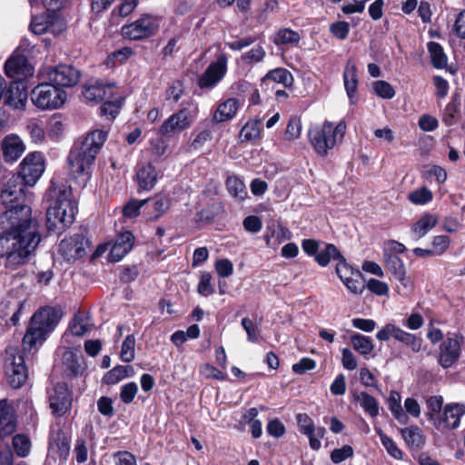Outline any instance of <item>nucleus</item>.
<instances>
[{
    "instance_id": "obj_46",
    "label": "nucleus",
    "mask_w": 465,
    "mask_h": 465,
    "mask_svg": "<svg viewBox=\"0 0 465 465\" xmlns=\"http://www.w3.org/2000/svg\"><path fill=\"white\" fill-rule=\"evenodd\" d=\"M183 83L179 80L173 81L164 91V100L170 104H176L183 96Z\"/></svg>"
},
{
    "instance_id": "obj_19",
    "label": "nucleus",
    "mask_w": 465,
    "mask_h": 465,
    "mask_svg": "<svg viewBox=\"0 0 465 465\" xmlns=\"http://www.w3.org/2000/svg\"><path fill=\"white\" fill-rule=\"evenodd\" d=\"M85 240L81 234L64 239L59 244L60 254L68 262L74 261L84 254Z\"/></svg>"
},
{
    "instance_id": "obj_41",
    "label": "nucleus",
    "mask_w": 465,
    "mask_h": 465,
    "mask_svg": "<svg viewBox=\"0 0 465 465\" xmlns=\"http://www.w3.org/2000/svg\"><path fill=\"white\" fill-rule=\"evenodd\" d=\"M64 120L59 114H54L47 122L46 131L52 139L59 138L64 131Z\"/></svg>"
},
{
    "instance_id": "obj_1",
    "label": "nucleus",
    "mask_w": 465,
    "mask_h": 465,
    "mask_svg": "<svg viewBox=\"0 0 465 465\" xmlns=\"http://www.w3.org/2000/svg\"><path fill=\"white\" fill-rule=\"evenodd\" d=\"M14 175L5 183L0 198L10 208L0 214V258L7 267L16 269L26 263L41 242L37 223L31 217V208L16 204L24 189Z\"/></svg>"
},
{
    "instance_id": "obj_45",
    "label": "nucleus",
    "mask_w": 465,
    "mask_h": 465,
    "mask_svg": "<svg viewBox=\"0 0 465 465\" xmlns=\"http://www.w3.org/2000/svg\"><path fill=\"white\" fill-rule=\"evenodd\" d=\"M134 347H135L134 335V334L127 335L122 344L121 352H120L121 360L124 362L129 363L134 361V359L135 357Z\"/></svg>"
},
{
    "instance_id": "obj_38",
    "label": "nucleus",
    "mask_w": 465,
    "mask_h": 465,
    "mask_svg": "<svg viewBox=\"0 0 465 465\" xmlns=\"http://www.w3.org/2000/svg\"><path fill=\"white\" fill-rule=\"evenodd\" d=\"M355 400L371 418L378 416L380 409L379 402L373 396L367 392H361L356 396Z\"/></svg>"
},
{
    "instance_id": "obj_20",
    "label": "nucleus",
    "mask_w": 465,
    "mask_h": 465,
    "mask_svg": "<svg viewBox=\"0 0 465 465\" xmlns=\"http://www.w3.org/2000/svg\"><path fill=\"white\" fill-rule=\"evenodd\" d=\"M1 148L5 161L6 163H14L25 153V144L20 136L10 134L3 139Z\"/></svg>"
},
{
    "instance_id": "obj_40",
    "label": "nucleus",
    "mask_w": 465,
    "mask_h": 465,
    "mask_svg": "<svg viewBox=\"0 0 465 465\" xmlns=\"http://www.w3.org/2000/svg\"><path fill=\"white\" fill-rule=\"evenodd\" d=\"M351 341L353 349L362 355H369L373 351L374 345L370 337L355 333L351 335Z\"/></svg>"
},
{
    "instance_id": "obj_57",
    "label": "nucleus",
    "mask_w": 465,
    "mask_h": 465,
    "mask_svg": "<svg viewBox=\"0 0 465 465\" xmlns=\"http://www.w3.org/2000/svg\"><path fill=\"white\" fill-rule=\"evenodd\" d=\"M260 136V129L256 122H247L241 130L242 141H252Z\"/></svg>"
},
{
    "instance_id": "obj_6",
    "label": "nucleus",
    "mask_w": 465,
    "mask_h": 465,
    "mask_svg": "<svg viewBox=\"0 0 465 465\" xmlns=\"http://www.w3.org/2000/svg\"><path fill=\"white\" fill-rule=\"evenodd\" d=\"M5 370L12 388L17 389L25 383L28 371L22 351L14 347L5 350Z\"/></svg>"
},
{
    "instance_id": "obj_17",
    "label": "nucleus",
    "mask_w": 465,
    "mask_h": 465,
    "mask_svg": "<svg viewBox=\"0 0 465 465\" xmlns=\"http://www.w3.org/2000/svg\"><path fill=\"white\" fill-rule=\"evenodd\" d=\"M465 413V406L462 404H448L442 414L434 421L438 430L455 429L460 425V417Z\"/></svg>"
},
{
    "instance_id": "obj_54",
    "label": "nucleus",
    "mask_w": 465,
    "mask_h": 465,
    "mask_svg": "<svg viewBox=\"0 0 465 465\" xmlns=\"http://www.w3.org/2000/svg\"><path fill=\"white\" fill-rule=\"evenodd\" d=\"M405 442L411 447H418L421 442V433L418 427H409L401 430Z\"/></svg>"
},
{
    "instance_id": "obj_47",
    "label": "nucleus",
    "mask_w": 465,
    "mask_h": 465,
    "mask_svg": "<svg viewBox=\"0 0 465 465\" xmlns=\"http://www.w3.org/2000/svg\"><path fill=\"white\" fill-rule=\"evenodd\" d=\"M442 404L443 399L441 396H430L426 401L427 415L433 424L436 419L440 415Z\"/></svg>"
},
{
    "instance_id": "obj_11",
    "label": "nucleus",
    "mask_w": 465,
    "mask_h": 465,
    "mask_svg": "<svg viewBox=\"0 0 465 465\" xmlns=\"http://www.w3.org/2000/svg\"><path fill=\"white\" fill-rule=\"evenodd\" d=\"M49 405L56 416H63L71 408V392L64 382L56 383L48 391Z\"/></svg>"
},
{
    "instance_id": "obj_64",
    "label": "nucleus",
    "mask_w": 465,
    "mask_h": 465,
    "mask_svg": "<svg viewBox=\"0 0 465 465\" xmlns=\"http://www.w3.org/2000/svg\"><path fill=\"white\" fill-rule=\"evenodd\" d=\"M450 238L447 235H438L433 238L431 252L435 255L444 253L450 246Z\"/></svg>"
},
{
    "instance_id": "obj_53",
    "label": "nucleus",
    "mask_w": 465,
    "mask_h": 465,
    "mask_svg": "<svg viewBox=\"0 0 465 465\" xmlns=\"http://www.w3.org/2000/svg\"><path fill=\"white\" fill-rule=\"evenodd\" d=\"M384 259L388 269L394 277L402 276V273L406 272L403 262L396 254H385Z\"/></svg>"
},
{
    "instance_id": "obj_62",
    "label": "nucleus",
    "mask_w": 465,
    "mask_h": 465,
    "mask_svg": "<svg viewBox=\"0 0 465 465\" xmlns=\"http://www.w3.org/2000/svg\"><path fill=\"white\" fill-rule=\"evenodd\" d=\"M212 275L209 272H203L201 275L200 282L198 283V292L203 296H210L214 292V288L211 283Z\"/></svg>"
},
{
    "instance_id": "obj_50",
    "label": "nucleus",
    "mask_w": 465,
    "mask_h": 465,
    "mask_svg": "<svg viewBox=\"0 0 465 465\" xmlns=\"http://www.w3.org/2000/svg\"><path fill=\"white\" fill-rule=\"evenodd\" d=\"M266 52L261 45H256L251 50L243 53L241 56V60L247 64H257L263 60Z\"/></svg>"
},
{
    "instance_id": "obj_7",
    "label": "nucleus",
    "mask_w": 465,
    "mask_h": 465,
    "mask_svg": "<svg viewBox=\"0 0 465 465\" xmlns=\"http://www.w3.org/2000/svg\"><path fill=\"white\" fill-rule=\"evenodd\" d=\"M160 17L143 15L134 22L122 27V35L130 40H141L154 35L160 26Z\"/></svg>"
},
{
    "instance_id": "obj_12",
    "label": "nucleus",
    "mask_w": 465,
    "mask_h": 465,
    "mask_svg": "<svg viewBox=\"0 0 465 465\" xmlns=\"http://www.w3.org/2000/svg\"><path fill=\"white\" fill-rule=\"evenodd\" d=\"M47 78L57 87H72L80 79V73L74 66L59 64L47 71Z\"/></svg>"
},
{
    "instance_id": "obj_35",
    "label": "nucleus",
    "mask_w": 465,
    "mask_h": 465,
    "mask_svg": "<svg viewBox=\"0 0 465 465\" xmlns=\"http://www.w3.org/2000/svg\"><path fill=\"white\" fill-rule=\"evenodd\" d=\"M322 125L327 134L331 139L334 146L342 142L347 129V125L344 121H340L337 124L325 121Z\"/></svg>"
},
{
    "instance_id": "obj_28",
    "label": "nucleus",
    "mask_w": 465,
    "mask_h": 465,
    "mask_svg": "<svg viewBox=\"0 0 465 465\" xmlns=\"http://www.w3.org/2000/svg\"><path fill=\"white\" fill-rule=\"evenodd\" d=\"M147 209L150 219H158L170 208L171 201L166 194L158 193L151 199H147Z\"/></svg>"
},
{
    "instance_id": "obj_60",
    "label": "nucleus",
    "mask_w": 465,
    "mask_h": 465,
    "mask_svg": "<svg viewBox=\"0 0 465 465\" xmlns=\"http://www.w3.org/2000/svg\"><path fill=\"white\" fill-rule=\"evenodd\" d=\"M242 326L247 333L248 341L253 343L259 342L260 330L249 318L242 320Z\"/></svg>"
},
{
    "instance_id": "obj_5",
    "label": "nucleus",
    "mask_w": 465,
    "mask_h": 465,
    "mask_svg": "<svg viewBox=\"0 0 465 465\" xmlns=\"http://www.w3.org/2000/svg\"><path fill=\"white\" fill-rule=\"evenodd\" d=\"M198 105L190 103L178 112L170 115L160 126L159 134L170 136L180 134L191 127L198 116Z\"/></svg>"
},
{
    "instance_id": "obj_25",
    "label": "nucleus",
    "mask_w": 465,
    "mask_h": 465,
    "mask_svg": "<svg viewBox=\"0 0 465 465\" xmlns=\"http://www.w3.org/2000/svg\"><path fill=\"white\" fill-rule=\"evenodd\" d=\"M136 178L141 190L149 191L153 188L158 179V173L151 163L137 166Z\"/></svg>"
},
{
    "instance_id": "obj_18",
    "label": "nucleus",
    "mask_w": 465,
    "mask_h": 465,
    "mask_svg": "<svg viewBox=\"0 0 465 465\" xmlns=\"http://www.w3.org/2000/svg\"><path fill=\"white\" fill-rule=\"evenodd\" d=\"M16 417L13 406L6 399L0 400V448L2 440L16 430Z\"/></svg>"
},
{
    "instance_id": "obj_13",
    "label": "nucleus",
    "mask_w": 465,
    "mask_h": 465,
    "mask_svg": "<svg viewBox=\"0 0 465 465\" xmlns=\"http://www.w3.org/2000/svg\"><path fill=\"white\" fill-rule=\"evenodd\" d=\"M34 67L28 63L25 55L13 54L5 64V73L6 76L23 81L24 78L34 74Z\"/></svg>"
},
{
    "instance_id": "obj_2",
    "label": "nucleus",
    "mask_w": 465,
    "mask_h": 465,
    "mask_svg": "<svg viewBox=\"0 0 465 465\" xmlns=\"http://www.w3.org/2000/svg\"><path fill=\"white\" fill-rule=\"evenodd\" d=\"M106 139L107 132L97 129L72 146L66 159L67 170L79 186L84 187L91 180L96 156Z\"/></svg>"
},
{
    "instance_id": "obj_37",
    "label": "nucleus",
    "mask_w": 465,
    "mask_h": 465,
    "mask_svg": "<svg viewBox=\"0 0 465 465\" xmlns=\"http://www.w3.org/2000/svg\"><path fill=\"white\" fill-rule=\"evenodd\" d=\"M226 187L229 193L239 201L247 197L246 186L242 179L237 176H230L226 180Z\"/></svg>"
},
{
    "instance_id": "obj_56",
    "label": "nucleus",
    "mask_w": 465,
    "mask_h": 465,
    "mask_svg": "<svg viewBox=\"0 0 465 465\" xmlns=\"http://www.w3.org/2000/svg\"><path fill=\"white\" fill-rule=\"evenodd\" d=\"M374 93L383 98L391 99L395 95V90L391 84L386 81L379 80L373 84Z\"/></svg>"
},
{
    "instance_id": "obj_48",
    "label": "nucleus",
    "mask_w": 465,
    "mask_h": 465,
    "mask_svg": "<svg viewBox=\"0 0 465 465\" xmlns=\"http://www.w3.org/2000/svg\"><path fill=\"white\" fill-rule=\"evenodd\" d=\"M336 273L342 282L353 278L354 276H361V272L359 270L353 269L343 258L338 262L336 265Z\"/></svg>"
},
{
    "instance_id": "obj_52",
    "label": "nucleus",
    "mask_w": 465,
    "mask_h": 465,
    "mask_svg": "<svg viewBox=\"0 0 465 465\" xmlns=\"http://www.w3.org/2000/svg\"><path fill=\"white\" fill-rule=\"evenodd\" d=\"M147 203L145 200H130L123 208L122 213L124 218H135L139 215L140 210Z\"/></svg>"
},
{
    "instance_id": "obj_36",
    "label": "nucleus",
    "mask_w": 465,
    "mask_h": 465,
    "mask_svg": "<svg viewBox=\"0 0 465 465\" xmlns=\"http://www.w3.org/2000/svg\"><path fill=\"white\" fill-rule=\"evenodd\" d=\"M344 257L340 253L339 250L335 245L327 243L325 248L318 252L315 257V261L319 265L325 267L329 264L331 259L341 261Z\"/></svg>"
},
{
    "instance_id": "obj_61",
    "label": "nucleus",
    "mask_w": 465,
    "mask_h": 465,
    "mask_svg": "<svg viewBox=\"0 0 465 465\" xmlns=\"http://www.w3.org/2000/svg\"><path fill=\"white\" fill-rule=\"evenodd\" d=\"M353 456V449L350 445H344L340 449H334L331 453V460L338 464Z\"/></svg>"
},
{
    "instance_id": "obj_34",
    "label": "nucleus",
    "mask_w": 465,
    "mask_h": 465,
    "mask_svg": "<svg viewBox=\"0 0 465 465\" xmlns=\"http://www.w3.org/2000/svg\"><path fill=\"white\" fill-rule=\"evenodd\" d=\"M133 371L132 366L117 365L104 374L103 381L107 385L116 384L123 379L132 376Z\"/></svg>"
},
{
    "instance_id": "obj_42",
    "label": "nucleus",
    "mask_w": 465,
    "mask_h": 465,
    "mask_svg": "<svg viewBox=\"0 0 465 465\" xmlns=\"http://www.w3.org/2000/svg\"><path fill=\"white\" fill-rule=\"evenodd\" d=\"M395 340L410 346L414 352H419L421 350V340L414 334L407 332L398 327L395 333Z\"/></svg>"
},
{
    "instance_id": "obj_10",
    "label": "nucleus",
    "mask_w": 465,
    "mask_h": 465,
    "mask_svg": "<svg viewBox=\"0 0 465 465\" xmlns=\"http://www.w3.org/2000/svg\"><path fill=\"white\" fill-rule=\"evenodd\" d=\"M228 58L225 54H220L216 60L210 64L199 78L198 86L201 89L211 90L224 77L227 72Z\"/></svg>"
},
{
    "instance_id": "obj_4",
    "label": "nucleus",
    "mask_w": 465,
    "mask_h": 465,
    "mask_svg": "<svg viewBox=\"0 0 465 465\" xmlns=\"http://www.w3.org/2000/svg\"><path fill=\"white\" fill-rule=\"evenodd\" d=\"M67 99V94L53 83L39 84L31 92L32 103L41 110L61 108Z\"/></svg>"
},
{
    "instance_id": "obj_58",
    "label": "nucleus",
    "mask_w": 465,
    "mask_h": 465,
    "mask_svg": "<svg viewBox=\"0 0 465 465\" xmlns=\"http://www.w3.org/2000/svg\"><path fill=\"white\" fill-rule=\"evenodd\" d=\"M296 421L301 433L304 435H311L312 432H314V422L308 414H297Z\"/></svg>"
},
{
    "instance_id": "obj_39",
    "label": "nucleus",
    "mask_w": 465,
    "mask_h": 465,
    "mask_svg": "<svg viewBox=\"0 0 465 465\" xmlns=\"http://www.w3.org/2000/svg\"><path fill=\"white\" fill-rule=\"evenodd\" d=\"M272 80L275 83L282 84L285 87H289L293 83V77L291 72L284 68H276L269 71L262 81Z\"/></svg>"
},
{
    "instance_id": "obj_55",
    "label": "nucleus",
    "mask_w": 465,
    "mask_h": 465,
    "mask_svg": "<svg viewBox=\"0 0 465 465\" xmlns=\"http://www.w3.org/2000/svg\"><path fill=\"white\" fill-rule=\"evenodd\" d=\"M133 54V50L130 47H123L111 53L107 59V65H114L115 63L123 64Z\"/></svg>"
},
{
    "instance_id": "obj_22",
    "label": "nucleus",
    "mask_w": 465,
    "mask_h": 465,
    "mask_svg": "<svg viewBox=\"0 0 465 465\" xmlns=\"http://www.w3.org/2000/svg\"><path fill=\"white\" fill-rule=\"evenodd\" d=\"M61 319V312L54 308H44L34 314L31 322L48 333L52 331Z\"/></svg>"
},
{
    "instance_id": "obj_23",
    "label": "nucleus",
    "mask_w": 465,
    "mask_h": 465,
    "mask_svg": "<svg viewBox=\"0 0 465 465\" xmlns=\"http://www.w3.org/2000/svg\"><path fill=\"white\" fill-rule=\"evenodd\" d=\"M311 143L316 153L321 156H325L328 152L334 148L331 139L327 134L323 125L322 127H315L310 132Z\"/></svg>"
},
{
    "instance_id": "obj_3",
    "label": "nucleus",
    "mask_w": 465,
    "mask_h": 465,
    "mask_svg": "<svg viewBox=\"0 0 465 465\" xmlns=\"http://www.w3.org/2000/svg\"><path fill=\"white\" fill-rule=\"evenodd\" d=\"M77 206L70 188L63 186L54 190V200L46 212V226L50 232H60L71 225Z\"/></svg>"
},
{
    "instance_id": "obj_29",
    "label": "nucleus",
    "mask_w": 465,
    "mask_h": 465,
    "mask_svg": "<svg viewBox=\"0 0 465 465\" xmlns=\"http://www.w3.org/2000/svg\"><path fill=\"white\" fill-rule=\"evenodd\" d=\"M63 364L70 375H82L84 371V360L74 353L72 350H66L63 353Z\"/></svg>"
},
{
    "instance_id": "obj_30",
    "label": "nucleus",
    "mask_w": 465,
    "mask_h": 465,
    "mask_svg": "<svg viewBox=\"0 0 465 465\" xmlns=\"http://www.w3.org/2000/svg\"><path fill=\"white\" fill-rule=\"evenodd\" d=\"M438 223L436 215L426 213L411 227V232L416 239H420L432 230Z\"/></svg>"
},
{
    "instance_id": "obj_44",
    "label": "nucleus",
    "mask_w": 465,
    "mask_h": 465,
    "mask_svg": "<svg viewBox=\"0 0 465 465\" xmlns=\"http://www.w3.org/2000/svg\"><path fill=\"white\" fill-rule=\"evenodd\" d=\"M408 199L415 205H425L432 201L433 193L429 188L423 186L409 193Z\"/></svg>"
},
{
    "instance_id": "obj_32",
    "label": "nucleus",
    "mask_w": 465,
    "mask_h": 465,
    "mask_svg": "<svg viewBox=\"0 0 465 465\" xmlns=\"http://www.w3.org/2000/svg\"><path fill=\"white\" fill-rule=\"evenodd\" d=\"M427 48L432 66L436 69L446 68L448 64V56L442 46L440 44L431 41L428 43Z\"/></svg>"
},
{
    "instance_id": "obj_15",
    "label": "nucleus",
    "mask_w": 465,
    "mask_h": 465,
    "mask_svg": "<svg viewBox=\"0 0 465 465\" xmlns=\"http://www.w3.org/2000/svg\"><path fill=\"white\" fill-rule=\"evenodd\" d=\"M117 90L114 84H105L102 81H95L84 86L83 95L88 102L99 103L105 99L114 98Z\"/></svg>"
},
{
    "instance_id": "obj_33",
    "label": "nucleus",
    "mask_w": 465,
    "mask_h": 465,
    "mask_svg": "<svg viewBox=\"0 0 465 465\" xmlns=\"http://www.w3.org/2000/svg\"><path fill=\"white\" fill-rule=\"evenodd\" d=\"M401 394L396 391H391L388 399V405L393 417L400 423L406 424L409 420V418L401 406Z\"/></svg>"
},
{
    "instance_id": "obj_51",
    "label": "nucleus",
    "mask_w": 465,
    "mask_h": 465,
    "mask_svg": "<svg viewBox=\"0 0 465 465\" xmlns=\"http://www.w3.org/2000/svg\"><path fill=\"white\" fill-rule=\"evenodd\" d=\"M121 105L122 100L119 98L105 99V102L100 107L101 114L108 116L109 119H114L118 114Z\"/></svg>"
},
{
    "instance_id": "obj_31",
    "label": "nucleus",
    "mask_w": 465,
    "mask_h": 465,
    "mask_svg": "<svg viewBox=\"0 0 465 465\" xmlns=\"http://www.w3.org/2000/svg\"><path fill=\"white\" fill-rule=\"evenodd\" d=\"M47 334V331L31 322L30 326L23 338L24 348L27 350L33 349L38 343L45 341Z\"/></svg>"
},
{
    "instance_id": "obj_21",
    "label": "nucleus",
    "mask_w": 465,
    "mask_h": 465,
    "mask_svg": "<svg viewBox=\"0 0 465 465\" xmlns=\"http://www.w3.org/2000/svg\"><path fill=\"white\" fill-rule=\"evenodd\" d=\"M26 84L23 81H14L4 94L5 104L15 109H23L27 102Z\"/></svg>"
},
{
    "instance_id": "obj_26",
    "label": "nucleus",
    "mask_w": 465,
    "mask_h": 465,
    "mask_svg": "<svg viewBox=\"0 0 465 465\" xmlns=\"http://www.w3.org/2000/svg\"><path fill=\"white\" fill-rule=\"evenodd\" d=\"M240 107V102L236 98H228L220 103L215 110L213 121L222 123L232 119Z\"/></svg>"
},
{
    "instance_id": "obj_43",
    "label": "nucleus",
    "mask_w": 465,
    "mask_h": 465,
    "mask_svg": "<svg viewBox=\"0 0 465 465\" xmlns=\"http://www.w3.org/2000/svg\"><path fill=\"white\" fill-rule=\"evenodd\" d=\"M301 37L300 35L291 29H280L273 36V43L277 45H294L298 44Z\"/></svg>"
},
{
    "instance_id": "obj_9",
    "label": "nucleus",
    "mask_w": 465,
    "mask_h": 465,
    "mask_svg": "<svg viewBox=\"0 0 465 465\" xmlns=\"http://www.w3.org/2000/svg\"><path fill=\"white\" fill-rule=\"evenodd\" d=\"M45 171V161L42 153H31L20 163L19 175L24 183L33 186Z\"/></svg>"
},
{
    "instance_id": "obj_14",
    "label": "nucleus",
    "mask_w": 465,
    "mask_h": 465,
    "mask_svg": "<svg viewBox=\"0 0 465 465\" xmlns=\"http://www.w3.org/2000/svg\"><path fill=\"white\" fill-rule=\"evenodd\" d=\"M461 341L462 339L458 336H449L442 341L438 358V362L441 367L450 368L458 361Z\"/></svg>"
},
{
    "instance_id": "obj_27",
    "label": "nucleus",
    "mask_w": 465,
    "mask_h": 465,
    "mask_svg": "<svg viewBox=\"0 0 465 465\" xmlns=\"http://www.w3.org/2000/svg\"><path fill=\"white\" fill-rule=\"evenodd\" d=\"M344 87L351 104L357 101L356 90L358 85V78L356 74L355 63L351 60L348 61L343 73Z\"/></svg>"
},
{
    "instance_id": "obj_63",
    "label": "nucleus",
    "mask_w": 465,
    "mask_h": 465,
    "mask_svg": "<svg viewBox=\"0 0 465 465\" xmlns=\"http://www.w3.org/2000/svg\"><path fill=\"white\" fill-rule=\"evenodd\" d=\"M330 32L340 40H344L347 38L350 33V25L344 21H339L332 23L330 25Z\"/></svg>"
},
{
    "instance_id": "obj_49",
    "label": "nucleus",
    "mask_w": 465,
    "mask_h": 465,
    "mask_svg": "<svg viewBox=\"0 0 465 465\" xmlns=\"http://www.w3.org/2000/svg\"><path fill=\"white\" fill-rule=\"evenodd\" d=\"M13 447L19 457H26L31 449V442L28 437L24 434H17L13 438Z\"/></svg>"
},
{
    "instance_id": "obj_59",
    "label": "nucleus",
    "mask_w": 465,
    "mask_h": 465,
    "mask_svg": "<svg viewBox=\"0 0 465 465\" xmlns=\"http://www.w3.org/2000/svg\"><path fill=\"white\" fill-rule=\"evenodd\" d=\"M138 392V386L134 381H130L122 386L120 399L125 404H130Z\"/></svg>"
},
{
    "instance_id": "obj_24",
    "label": "nucleus",
    "mask_w": 465,
    "mask_h": 465,
    "mask_svg": "<svg viewBox=\"0 0 465 465\" xmlns=\"http://www.w3.org/2000/svg\"><path fill=\"white\" fill-rule=\"evenodd\" d=\"M26 302V298L25 296L23 290H14L13 295L9 296L3 303V306H5L12 312V316L10 318V322L12 325H16L20 320V314L23 312L25 309V304Z\"/></svg>"
},
{
    "instance_id": "obj_8",
    "label": "nucleus",
    "mask_w": 465,
    "mask_h": 465,
    "mask_svg": "<svg viewBox=\"0 0 465 465\" xmlns=\"http://www.w3.org/2000/svg\"><path fill=\"white\" fill-rule=\"evenodd\" d=\"M134 237L131 232H124L117 235L113 242H107L97 248L99 254L109 250L108 260L112 262L121 261L133 248Z\"/></svg>"
},
{
    "instance_id": "obj_16",
    "label": "nucleus",
    "mask_w": 465,
    "mask_h": 465,
    "mask_svg": "<svg viewBox=\"0 0 465 465\" xmlns=\"http://www.w3.org/2000/svg\"><path fill=\"white\" fill-rule=\"evenodd\" d=\"M31 31L35 35H43L50 32L54 35L60 34L65 29L64 22L51 15L34 16L30 24Z\"/></svg>"
}]
</instances>
